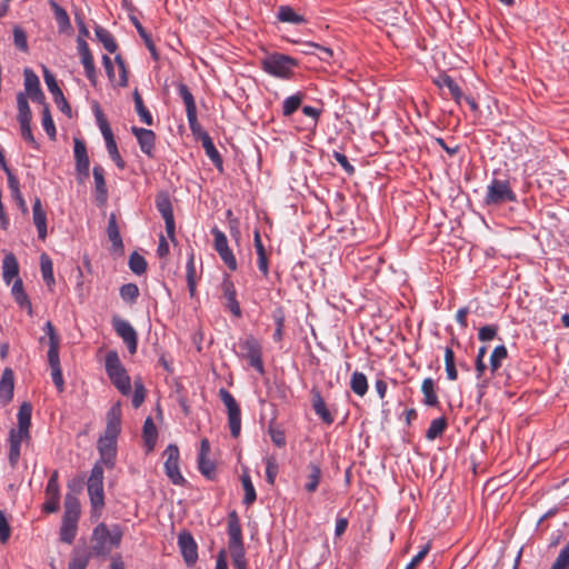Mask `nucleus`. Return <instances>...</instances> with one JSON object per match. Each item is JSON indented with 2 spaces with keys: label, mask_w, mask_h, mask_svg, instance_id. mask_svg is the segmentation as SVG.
Masks as SVG:
<instances>
[{
  "label": "nucleus",
  "mask_w": 569,
  "mask_h": 569,
  "mask_svg": "<svg viewBox=\"0 0 569 569\" xmlns=\"http://www.w3.org/2000/svg\"><path fill=\"white\" fill-rule=\"evenodd\" d=\"M228 535V549L221 550L219 552L216 569H228V556L232 558V565L236 567V569H246L241 526L239 517L236 511L229 513Z\"/></svg>",
  "instance_id": "1"
},
{
  "label": "nucleus",
  "mask_w": 569,
  "mask_h": 569,
  "mask_svg": "<svg viewBox=\"0 0 569 569\" xmlns=\"http://www.w3.org/2000/svg\"><path fill=\"white\" fill-rule=\"evenodd\" d=\"M32 406L30 402H23L18 412V428L11 429L9 432V463L14 468L20 458L21 442H29L31 440L30 426H31Z\"/></svg>",
  "instance_id": "2"
},
{
  "label": "nucleus",
  "mask_w": 569,
  "mask_h": 569,
  "mask_svg": "<svg viewBox=\"0 0 569 569\" xmlns=\"http://www.w3.org/2000/svg\"><path fill=\"white\" fill-rule=\"evenodd\" d=\"M122 535L121 528L117 525L108 528L106 523H99L92 532V550L97 555L109 553L120 546Z\"/></svg>",
  "instance_id": "3"
},
{
  "label": "nucleus",
  "mask_w": 569,
  "mask_h": 569,
  "mask_svg": "<svg viewBox=\"0 0 569 569\" xmlns=\"http://www.w3.org/2000/svg\"><path fill=\"white\" fill-rule=\"evenodd\" d=\"M91 505V517L100 518L104 507L103 470L100 463H94L87 482Z\"/></svg>",
  "instance_id": "4"
},
{
  "label": "nucleus",
  "mask_w": 569,
  "mask_h": 569,
  "mask_svg": "<svg viewBox=\"0 0 569 569\" xmlns=\"http://www.w3.org/2000/svg\"><path fill=\"white\" fill-rule=\"evenodd\" d=\"M106 370L117 389L128 395L131 391L130 377L127 375L116 351H109L106 356Z\"/></svg>",
  "instance_id": "5"
},
{
  "label": "nucleus",
  "mask_w": 569,
  "mask_h": 569,
  "mask_svg": "<svg viewBox=\"0 0 569 569\" xmlns=\"http://www.w3.org/2000/svg\"><path fill=\"white\" fill-rule=\"evenodd\" d=\"M261 64L266 72L274 77L288 78L297 62L288 56L274 53L266 57Z\"/></svg>",
  "instance_id": "6"
},
{
  "label": "nucleus",
  "mask_w": 569,
  "mask_h": 569,
  "mask_svg": "<svg viewBox=\"0 0 569 569\" xmlns=\"http://www.w3.org/2000/svg\"><path fill=\"white\" fill-rule=\"evenodd\" d=\"M219 397L228 410L231 436L237 438L241 430V411L233 396L224 388L219 390Z\"/></svg>",
  "instance_id": "7"
},
{
  "label": "nucleus",
  "mask_w": 569,
  "mask_h": 569,
  "mask_svg": "<svg viewBox=\"0 0 569 569\" xmlns=\"http://www.w3.org/2000/svg\"><path fill=\"white\" fill-rule=\"evenodd\" d=\"M516 196L511 190L509 182L495 179L488 187L486 196L487 204H500L507 201H515Z\"/></svg>",
  "instance_id": "8"
},
{
  "label": "nucleus",
  "mask_w": 569,
  "mask_h": 569,
  "mask_svg": "<svg viewBox=\"0 0 569 569\" xmlns=\"http://www.w3.org/2000/svg\"><path fill=\"white\" fill-rule=\"evenodd\" d=\"M240 348L243 352V357L249 360L250 366L258 372L263 373L264 368L259 341L253 336H248L240 342Z\"/></svg>",
  "instance_id": "9"
},
{
  "label": "nucleus",
  "mask_w": 569,
  "mask_h": 569,
  "mask_svg": "<svg viewBox=\"0 0 569 569\" xmlns=\"http://www.w3.org/2000/svg\"><path fill=\"white\" fill-rule=\"evenodd\" d=\"M164 470L173 485L182 486L186 480L179 469V449L176 445H169L164 450Z\"/></svg>",
  "instance_id": "10"
},
{
  "label": "nucleus",
  "mask_w": 569,
  "mask_h": 569,
  "mask_svg": "<svg viewBox=\"0 0 569 569\" xmlns=\"http://www.w3.org/2000/svg\"><path fill=\"white\" fill-rule=\"evenodd\" d=\"M112 326L117 335L127 345L131 355L136 353L138 347V333L134 328L127 321L119 317L112 318Z\"/></svg>",
  "instance_id": "11"
},
{
  "label": "nucleus",
  "mask_w": 569,
  "mask_h": 569,
  "mask_svg": "<svg viewBox=\"0 0 569 569\" xmlns=\"http://www.w3.org/2000/svg\"><path fill=\"white\" fill-rule=\"evenodd\" d=\"M74 143V159H76V171L79 183H83L89 178V157L84 142L79 139H73Z\"/></svg>",
  "instance_id": "12"
},
{
  "label": "nucleus",
  "mask_w": 569,
  "mask_h": 569,
  "mask_svg": "<svg viewBox=\"0 0 569 569\" xmlns=\"http://www.w3.org/2000/svg\"><path fill=\"white\" fill-rule=\"evenodd\" d=\"M178 545L187 566H193L198 559V548L191 533L188 531L180 532Z\"/></svg>",
  "instance_id": "13"
},
{
  "label": "nucleus",
  "mask_w": 569,
  "mask_h": 569,
  "mask_svg": "<svg viewBox=\"0 0 569 569\" xmlns=\"http://www.w3.org/2000/svg\"><path fill=\"white\" fill-rule=\"evenodd\" d=\"M78 44V52L81 58V63L83 64V68L86 70V76L89 79V81L96 86L97 84V71L93 63V57L90 52L89 46L84 39L81 37H78L77 39Z\"/></svg>",
  "instance_id": "14"
},
{
  "label": "nucleus",
  "mask_w": 569,
  "mask_h": 569,
  "mask_svg": "<svg viewBox=\"0 0 569 569\" xmlns=\"http://www.w3.org/2000/svg\"><path fill=\"white\" fill-rule=\"evenodd\" d=\"M24 88L28 97L39 103H44V94L40 88L38 76L31 69H24Z\"/></svg>",
  "instance_id": "15"
},
{
  "label": "nucleus",
  "mask_w": 569,
  "mask_h": 569,
  "mask_svg": "<svg viewBox=\"0 0 569 569\" xmlns=\"http://www.w3.org/2000/svg\"><path fill=\"white\" fill-rule=\"evenodd\" d=\"M179 94L182 98L186 104L187 117L190 123V128L194 130L196 126H198L197 120V106L192 93L189 88L184 83H179L178 86Z\"/></svg>",
  "instance_id": "16"
},
{
  "label": "nucleus",
  "mask_w": 569,
  "mask_h": 569,
  "mask_svg": "<svg viewBox=\"0 0 569 569\" xmlns=\"http://www.w3.org/2000/svg\"><path fill=\"white\" fill-rule=\"evenodd\" d=\"M132 133L136 136L140 149L143 153H146L149 157H152L153 149H154V141H156V134L152 130L143 129V128H131Z\"/></svg>",
  "instance_id": "17"
},
{
  "label": "nucleus",
  "mask_w": 569,
  "mask_h": 569,
  "mask_svg": "<svg viewBox=\"0 0 569 569\" xmlns=\"http://www.w3.org/2000/svg\"><path fill=\"white\" fill-rule=\"evenodd\" d=\"M14 376L10 368H6L0 380V401L3 406L8 405L13 397Z\"/></svg>",
  "instance_id": "18"
},
{
  "label": "nucleus",
  "mask_w": 569,
  "mask_h": 569,
  "mask_svg": "<svg viewBox=\"0 0 569 569\" xmlns=\"http://www.w3.org/2000/svg\"><path fill=\"white\" fill-rule=\"evenodd\" d=\"M222 291L223 296L227 299L226 307L230 310V312L236 316L237 318H240L242 312L241 308L239 306V302L236 298L237 292L233 282L226 278L222 282Z\"/></svg>",
  "instance_id": "19"
},
{
  "label": "nucleus",
  "mask_w": 569,
  "mask_h": 569,
  "mask_svg": "<svg viewBox=\"0 0 569 569\" xmlns=\"http://www.w3.org/2000/svg\"><path fill=\"white\" fill-rule=\"evenodd\" d=\"M93 179H94V191H96V200L99 206H104L108 200V190L104 180V170L101 166H96L93 168Z\"/></svg>",
  "instance_id": "20"
},
{
  "label": "nucleus",
  "mask_w": 569,
  "mask_h": 569,
  "mask_svg": "<svg viewBox=\"0 0 569 569\" xmlns=\"http://www.w3.org/2000/svg\"><path fill=\"white\" fill-rule=\"evenodd\" d=\"M375 10L381 21L390 23L391 26H396L403 13V7L400 3H397L390 9H383L381 3H377Z\"/></svg>",
  "instance_id": "21"
},
{
  "label": "nucleus",
  "mask_w": 569,
  "mask_h": 569,
  "mask_svg": "<svg viewBox=\"0 0 569 569\" xmlns=\"http://www.w3.org/2000/svg\"><path fill=\"white\" fill-rule=\"evenodd\" d=\"M33 223L37 227L39 238L44 240L47 238V214L42 209L41 200L34 199L33 207Z\"/></svg>",
  "instance_id": "22"
},
{
  "label": "nucleus",
  "mask_w": 569,
  "mask_h": 569,
  "mask_svg": "<svg viewBox=\"0 0 569 569\" xmlns=\"http://www.w3.org/2000/svg\"><path fill=\"white\" fill-rule=\"evenodd\" d=\"M19 263L16 256L9 252L4 256L2 261V277L7 284H9L14 278H19Z\"/></svg>",
  "instance_id": "23"
},
{
  "label": "nucleus",
  "mask_w": 569,
  "mask_h": 569,
  "mask_svg": "<svg viewBox=\"0 0 569 569\" xmlns=\"http://www.w3.org/2000/svg\"><path fill=\"white\" fill-rule=\"evenodd\" d=\"M158 210L162 214L166 222V230L170 238L174 236V219L171 202L168 198H163L157 202Z\"/></svg>",
  "instance_id": "24"
},
{
  "label": "nucleus",
  "mask_w": 569,
  "mask_h": 569,
  "mask_svg": "<svg viewBox=\"0 0 569 569\" xmlns=\"http://www.w3.org/2000/svg\"><path fill=\"white\" fill-rule=\"evenodd\" d=\"M11 293L16 300V302L21 307L27 309L29 315H32V305L31 301L23 289V282L20 278H17L13 282Z\"/></svg>",
  "instance_id": "25"
},
{
  "label": "nucleus",
  "mask_w": 569,
  "mask_h": 569,
  "mask_svg": "<svg viewBox=\"0 0 569 569\" xmlns=\"http://www.w3.org/2000/svg\"><path fill=\"white\" fill-rule=\"evenodd\" d=\"M80 517V502L76 495L67 493L64 497V513L66 520L78 521Z\"/></svg>",
  "instance_id": "26"
},
{
  "label": "nucleus",
  "mask_w": 569,
  "mask_h": 569,
  "mask_svg": "<svg viewBox=\"0 0 569 569\" xmlns=\"http://www.w3.org/2000/svg\"><path fill=\"white\" fill-rule=\"evenodd\" d=\"M48 362L51 368V377L59 392L63 391V377L60 366L59 352L48 355Z\"/></svg>",
  "instance_id": "27"
},
{
  "label": "nucleus",
  "mask_w": 569,
  "mask_h": 569,
  "mask_svg": "<svg viewBox=\"0 0 569 569\" xmlns=\"http://www.w3.org/2000/svg\"><path fill=\"white\" fill-rule=\"evenodd\" d=\"M312 407L315 412L323 420V422L328 425L333 422V417L328 410L325 399L318 390L312 391Z\"/></svg>",
  "instance_id": "28"
},
{
  "label": "nucleus",
  "mask_w": 569,
  "mask_h": 569,
  "mask_svg": "<svg viewBox=\"0 0 569 569\" xmlns=\"http://www.w3.org/2000/svg\"><path fill=\"white\" fill-rule=\"evenodd\" d=\"M435 83L439 87V88H443V87H447L451 97L456 100V102L460 103L461 99H462V91L461 89L459 88V86L453 81V79L446 74V73H441L436 80H435Z\"/></svg>",
  "instance_id": "29"
},
{
  "label": "nucleus",
  "mask_w": 569,
  "mask_h": 569,
  "mask_svg": "<svg viewBox=\"0 0 569 569\" xmlns=\"http://www.w3.org/2000/svg\"><path fill=\"white\" fill-rule=\"evenodd\" d=\"M107 233L109 240L112 242L114 249H122L123 243L120 236L117 218L114 213H111L108 222Z\"/></svg>",
  "instance_id": "30"
},
{
  "label": "nucleus",
  "mask_w": 569,
  "mask_h": 569,
  "mask_svg": "<svg viewBox=\"0 0 569 569\" xmlns=\"http://www.w3.org/2000/svg\"><path fill=\"white\" fill-rule=\"evenodd\" d=\"M51 9L53 10L54 18L59 24L60 31H66L71 28L70 19L67 11L60 7L54 0L49 1Z\"/></svg>",
  "instance_id": "31"
},
{
  "label": "nucleus",
  "mask_w": 569,
  "mask_h": 569,
  "mask_svg": "<svg viewBox=\"0 0 569 569\" xmlns=\"http://www.w3.org/2000/svg\"><path fill=\"white\" fill-rule=\"evenodd\" d=\"M421 391L423 393V402L427 406L433 407L438 405V397L435 391V382L431 378H426L421 385Z\"/></svg>",
  "instance_id": "32"
},
{
  "label": "nucleus",
  "mask_w": 569,
  "mask_h": 569,
  "mask_svg": "<svg viewBox=\"0 0 569 569\" xmlns=\"http://www.w3.org/2000/svg\"><path fill=\"white\" fill-rule=\"evenodd\" d=\"M133 101H134L136 111L139 114L141 121L144 122L147 126H152L153 124L152 116L149 112V110L146 108V106L143 104L142 97L137 89L133 91Z\"/></svg>",
  "instance_id": "33"
},
{
  "label": "nucleus",
  "mask_w": 569,
  "mask_h": 569,
  "mask_svg": "<svg viewBox=\"0 0 569 569\" xmlns=\"http://www.w3.org/2000/svg\"><path fill=\"white\" fill-rule=\"evenodd\" d=\"M308 470V481L305 488L308 492H315L318 489L322 472L320 467L316 463H309Z\"/></svg>",
  "instance_id": "34"
},
{
  "label": "nucleus",
  "mask_w": 569,
  "mask_h": 569,
  "mask_svg": "<svg viewBox=\"0 0 569 569\" xmlns=\"http://www.w3.org/2000/svg\"><path fill=\"white\" fill-rule=\"evenodd\" d=\"M43 330L48 337V343H49L48 355L59 352L60 338H59L52 322L47 321L43 327Z\"/></svg>",
  "instance_id": "35"
},
{
  "label": "nucleus",
  "mask_w": 569,
  "mask_h": 569,
  "mask_svg": "<svg viewBox=\"0 0 569 569\" xmlns=\"http://www.w3.org/2000/svg\"><path fill=\"white\" fill-rule=\"evenodd\" d=\"M350 387L356 395L365 396L368 390L366 376L362 372L355 371L351 376Z\"/></svg>",
  "instance_id": "36"
},
{
  "label": "nucleus",
  "mask_w": 569,
  "mask_h": 569,
  "mask_svg": "<svg viewBox=\"0 0 569 569\" xmlns=\"http://www.w3.org/2000/svg\"><path fill=\"white\" fill-rule=\"evenodd\" d=\"M40 267L44 282L51 288L54 284L53 266L51 259L46 253H42L40 257Z\"/></svg>",
  "instance_id": "37"
},
{
  "label": "nucleus",
  "mask_w": 569,
  "mask_h": 569,
  "mask_svg": "<svg viewBox=\"0 0 569 569\" xmlns=\"http://www.w3.org/2000/svg\"><path fill=\"white\" fill-rule=\"evenodd\" d=\"M202 146L206 150L207 156L210 158V160L219 168L222 167V159L220 157V153L216 149L212 139L204 133L202 137Z\"/></svg>",
  "instance_id": "38"
},
{
  "label": "nucleus",
  "mask_w": 569,
  "mask_h": 569,
  "mask_svg": "<svg viewBox=\"0 0 569 569\" xmlns=\"http://www.w3.org/2000/svg\"><path fill=\"white\" fill-rule=\"evenodd\" d=\"M94 31L96 37L103 44L104 49L110 53L116 52L118 47L111 33L102 27H97Z\"/></svg>",
  "instance_id": "39"
},
{
  "label": "nucleus",
  "mask_w": 569,
  "mask_h": 569,
  "mask_svg": "<svg viewBox=\"0 0 569 569\" xmlns=\"http://www.w3.org/2000/svg\"><path fill=\"white\" fill-rule=\"evenodd\" d=\"M143 438L148 446V449L151 450L154 446V442L158 437V431L152 418L148 417L143 423Z\"/></svg>",
  "instance_id": "40"
},
{
  "label": "nucleus",
  "mask_w": 569,
  "mask_h": 569,
  "mask_svg": "<svg viewBox=\"0 0 569 569\" xmlns=\"http://www.w3.org/2000/svg\"><path fill=\"white\" fill-rule=\"evenodd\" d=\"M278 19L282 22H290V23H296V24L305 22L303 17L296 13L292 10V8H290L288 6H282L279 8Z\"/></svg>",
  "instance_id": "41"
},
{
  "label": "nucleus",
  "mask_w": 569,
  "mask_h": 569,
  "mask_svg": "<svg viewBox=\"0 0 569 569\" xmlns=\"http://www.w3.org/2000/svg\"><path fill=\"white\" fill-rule=\"evenodd\" d=\"M78 521L62 519L60 539L63 542L71 543L76 537Z\"/></svg>",
  "instance_id": "42"
},
{
  "label": "nucleus",
  "mask_w": 569,
  "mask_h": 569,
  "mask_svg": "<svg viewBox=\"0 0 569 569\" xmlns=\"http://www.w3.org/2000/svg\"><path fill=\"white\" fill-rule=\"evenodd\" d=\"M507 357L508 350L503 345L493 349L490 356V370L492 373H495L501 367L502 360H505Z\"/></svg>",
  "instance_id": "43"
},
{
  "label": "nucleus",
  "mask_w": 569,
  "mask_h": 569,
  "mask_svg": "<svg viewBox=\"0 0 569 569\" xmlns=\"http://www.w3.org/2000/svg\"><path fill=\"white\" fill-rule=\"evenodd\" d=\"M241 482L244 490L243 503L250 506L256 501L257 495L250 476L247 472L242 475Z\"/></svg>",
  "instance_id": "44"
},
{
  "label": "nucleus",
  "mask_w": 569,
  "mask_h": 569,
  "mask_svg": "<svg viewBox=\"0 0 569 569\" xmlns=\"http://www.w3.org/2000/svg\"><path fill=\"white\" fill-rule=\"evenodd\" d=\"M131 21L134 24L140 37L143 39V41H144L147 48L149 49V51L151 52L152 57L154 59H157L158 53L156 50V46H154L151 37L149 36V33L146 31V29L142 27V24L139 22V20L136 17H131Z\"/></svg>",
  "instance_id": "45"
},
{
  "label": "nucleus",
  "mask_w": 569,
  "mask_h": 569,
  "mask_svg": "<svg viewBox=\"0 0 569 569\" xmlns=\"http://www.w3.org/2000/svg\"><path fill=\"white\" fill-rule=\"evenodd\" d=\"M94 116H96L97 123L101 130V133H102L104 140H107L109 138H113V133L110 128V124L98 104L94 108Z\"/></svg>",
  "instance_id": "46"
},
{
  "label": "nucleus",
  "mask_w": 569,
  "mask_h": 569,
  "mask_svg": "<svg viewBox=\"0 0 569 569\" xmlns=\"http://www.w3.org/2000/svg\"><path fill=\"white\" fill-rule=\"evenodd\" d=\"M445 366L446 372L449 380H457L458 371L456 369L455 363V353L451 348H446L445 350Z\"/></svg>",
  "instance_id": "47"
},
{
  "label": "nucleus",
  "mask_w": 569,
  "mask_h": 569,
  "mask_svg": "<svg viewBox=\"0 0 569 569\" xmlns=\"http://www.w3.org/2000/svg\"><path fill=\"white\" fill-rule=\"evenodd\" d=\"M129 267L133 273L142 274L147 270V261L138 252H132L129 257Z\"/></svg>",
  "instance_id": "48"
},
{
  "label": "nucleus",
  "mask_w": 569,
  "mask_h": 569,
  "mask_svg": "<svg viewBox=\"0 0 569 569\" xmlns=\"http://www.w3.org/2000/svg\"><path fill=\"white\" fill-rule=\"evenodd\" d=\"M43 78L48 90L53 96V99H62V90L59 88L54 76L47 68H43Z\"/></svg>",
  "instance_id": "49"
},
{
  "label": "nucleus",
  "mask_w": 569,
  "mask_h": 569,
  "mask_svg": "<svg viewBox=\"0 0 569 569\" xmlns=\"http://www.w3.org/2000/svg\"><path fill=\"white\" fill-rule=\"evenodd\" d=\"M446 427L447 422L445 418H438L432 420L426 433L427 439L433 440L437 437L441 436Z\"/></svg>",
  "instance_id": "50"
},
{
  "label": "nucleus",
  "mask_w": 569,
  "mask_h": 569,
  "mask_svg": "<svg viewBox=\"0 0 569 569\" xmlns=\"http://www.w3.org/2000/svg\"><path fill=\"white\" fill-rule=\"evenodd\" d=\"M301 102H302L301 93H297V94L288 97L283 101V110H282L283 116H286V117L291 116L295 111H297L300 108Z\"/></svg>",
  "instance_id": "51"
},
{
  "label": "nucleus",
  "mask_w": 569,
  "mask_h": 569,
  "mask_svg": "<svg viewBox=\"0 0 569 569\" xmlns=\"http://www.w3.org/2000/svg\"><path fill=\"white\" fill-rule=\"evenodd\" d=\"M43 110H42V126L46 130L47 134L50 137L51 140L56 139V127L49 110V107L43 103Z\"/></svg>",
  "instance_id": "52"
},
{
  "label": "nucleus",
  "mask_w": 569,
  "mask_h": 569,
  "mask_svg": "<svg viewBox=\"0 0 569 569\" xmlns=\"http://www.w3.org/2000/svg\"><path fill=\"white\" fill-rule=\"evenodd\" d=\"M139 296V288L134 283H126L120 288V297L128 302H134Z\"/></svg>",
  "instance_id": "53"
},
{
  "label": "nucleus",
  "mask_w": 569,
  "mask_h": 569,
  "mask_svg": "<svg viewBox=\"0 0 569 569\" xmlns=\"http://www.w3.org/2000/svg\"><path fill=\"white\" fill-rule=\"evenodd\" d=\"M198 467L200 472L208 479L216 477V465L208 457L198 459Z\"/></svg>",
  "instance_id": "54"
},
{
  "label": "nucleus",
  "mask_w": 569,
  "mask_h": 569,
  "mask_svg": "<svg viewBox=\"0 0 569 569\" xmlns=\"http://www.w3.org/2000/svg\"><path fill=\"white\" fill-rule=\"evenodd\" d=\"M108 152L111 157V159L116 162L118 168L123 169L124 168V161L122 160L117 143L114 141V138H109L106 140Z\"/></svg>",
  "instance_id": "55"
},
{
  "label": "nucleus",
  "mask_w": 569,
  "mask_h": 569,
  "mask_svg": "<svg viewBox=\"0 0 569 569\" xmlns=\"http://www.w3.org/2000/svg\"><path fill=\"white\" fill-rule=\"evenodd\" d=\"M13 42L19 50L28 51L27 33L21 27L17 26L13 28Z\"/></svg>",
  "instance_id": "56"
},
{
  "label": "nucleus",
  "mask_w": 569,
  "mask_h": 569,
  "mask_svg": "<svg viewBox=\"0 0 569 569\" xmlns=\"http://www.w3.org/2000/svg\"><path fill=\"white\" fill-rule=\"evenodd\" d=\"M46 496L60 499V488L58 483V471H53L46 488Z\"/></svg>",
  "instance_id": "57"
},
{
  "label": "nucleus",
  "mask_w": 569,
  "mask_h": 569,
  "mask_svg": "<svg viewBox=\"0 0 569 569\" xmlns=\"http://www.w3.org/2000/svg\"><path fill=\"white\" fill-rule=\"evenodd\" d=\"M187 282L190 295L193 296L196 292V267L193 261V254L190 256L187 263Z\"/></svg>",
  "instance_id": "58"
},
{
  "label": "nucleus",
  "mask_w": 569,
  "mask_h": 569,
  "mask_svg": "<svg viewBox=\"0 0 569 569\" xmlns=\"http://www.w3.org/2000/svg\"><path fill=\"white\" fill-rule=\"evenodd\" d=\"M121 425V407L120 403L113 405L107 413V426Z\"/></svg>",
  "instance_id": "59"
},
{
  "label": "nucleus",
  "mask_w": 569,
  "mask_h": 569,
  "mask_svg": "<svg viewBox=\"0 0 569 569\" xmlns=\"http://www.w3.org/2000/svg\"><path fill=\"white\" fill-rule=\"evenodd\" d=\"M146 398V389L141 381H134V392L132 397V405L134 408H139Z\"/></svg>",
  "instance_id": "60"
},
{
  "label": "nucleus",
  "mask_w": 569,
  "mask_h": 569,
  "mask_svg": "<svg viewBox=\"0 0 569 569\" xmlns=\"http://www.w3.org/2000/svg\"><path fill=\"white\" fill-rule=\"evenodd\" d=\"M212 234L214 236V249L217 252L221 250L226 251V249H229L228 239L222 231H220L218 228H213Z\"/></svg>",
  "instance_id": "61"
},
{
  "label": "nucleus",
  "mask_w": 569,
  "mask_h": 569,
  "mask_svg": "<svg viewBox=\"0 0 569 569\" xmlns=\"http://www.w3.org/2000/svg\"><path fill=\"white\" fill-rule=\"evenodd\" d=\"M569 567V545L560 551L551 569H567Z\"/></svg>",
  "instance_id": "62"
},
{
  "label": "nucleus",
  "mask_w": 569,
  "mask_h": 569,
  "mask_svg": "<svg viewBox=\"0 0 569 569\" xmlns=\"http://www.w3.org/2000/svg\"><path fill=\"white\" fill-rule=\"evenodd\" d=\"M498 332V327L490 325V326H483L479 329L478 338L481 341H490L492 340Z\"/></svg>",
  "instance_id": "63"
},
{
  "label": "nucleus",
  "mask_w": 569,
  "mask_h": 569,
  "mask_svg": "<svg viewBox=\"0 0 569 569\" xmlns=\"http://www.w3.org/2000/svg\"><path fill=\"white\" fill-rule=\"evenodd\" d=\"M268 432L271 437L272 442L281 448L286 445V437L282 430L277 429L272 426V423L269 426Z\"/></svg>",
  "instance_id": "64"
}]
</instances>
